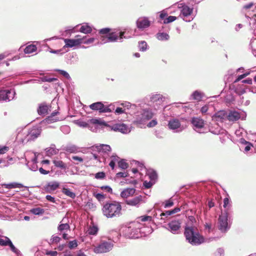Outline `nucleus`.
Returning <instances> with one entry per match:
<instances>
[{
	"label": "nucleus",
	"instance_id": "nucleus-1",
	"mask_svg": "<svg viewBox=\"0 0 256 256\" xmlns=\"http://www.w3.org/2000/svg\"><path fill=\"white\" fill-rule=\"evenodd\" d=\"M102 212L106 218H112L120 214L122 206L120 202L112 201L106 203L102 208Z\"/></svg>",
	"mask_w": 256,
	"mask_h": 256
},
{
	"label": "nucleus",
	"instance_id": "nucleus-2",
	"mask_svg": "<svg viewBox=\"0 0 256 256\" xmlns=\"http://www.w3.org/2000/svg\"><path fill=\"white\" fill-rule=\"evenodd\" d=\"M184 234L186 240L192 245H198L204 242V237L192 226H186Z\"/></svg>",
	"mask_w": 256,
	"mask_h": 256
},
{
	"label": "nucleus",
	"instance_id": "nucleus-3",
	"mask_svg": "<svg viewBox=\"0 0 256 256\" xmlns=\"http://www.w3.org/2000/svg\"><path fill=\"white\" fill-rule=\"evenodd\" d=\"M140 223L138 222H130L128 226L124 227L122 232L126 237L132 238L137 235L139 230Z\"/></svg>",
	"mask_w": 256,
	"mask_h": 256
},
{
	"label": "nucleus",
	"instance_id": "nucleus-4",
	"mask_svg": "<svg viewBox=\"0 0 256 256\" xmlns=\"http://www.w3.org/2000/svg\"><path fill=\"white\" fill-rule=\"evenodd\" d=\"M114 244L110 242L102 241L96 246H94L93 251L96 254L107 252L112 250Z\"/></svg>",
	"mask_w": 256,
	"mask_h": 256
},
{
	"label": "nucleus",
	"instance_id": "nucleus-5",
	"mask_svg": "<svg viewBox=\"0 0 256 256\" xmlns=\"http://www.w3.org/2000/svg\"><path fill=\"white\" fill-rule=\"evenodd\" d=\"M228 213L225 212L222 213L218 218V229L222 232H226L229 228L230 226L228 222Z\"/></svg>",
	"mask_w": 256,
	"mask_h": 256
},
{
	"label": "nucleus",
	"instance_id": "nucleus-6",
	"mask_svg": "<svg viewBox=\"0 0 256 256\" xmlns=\"http://www.w3.org/2000/svg\"><path fill=\"white\" fill-rule=\"evenodd\" d=\"M109 106H105L101 102H96L91 104L90 108L94 110H99L100 112H112V110Z\"/></svg>",
	"mask_w": 256,
	"mask_h": 256
},
{
	"label": "nucleus",
	"instance_id": "nucleus-7",
	"mask_svg": "<svg viewBox=\"0 0 256 256\" xmlns=\"http://www.w3.org/2000/svg\"><path fill=\"white\" fill-rule=\"evenodd\" d=\"M42 132L40 127L34 126L28 132L27 134L28 140H33L38 138Z\"/></svg>",
	"mask_w": 256,
	"mask_h": 256
},
{
	"label": "nucleus",
	"instance_id": "nucleus-8",
	"mask_svg": "<svg viewBox=\"0 0 256 256\" xmlns=\"http://www.w3.org/2000/svg\"><path fill=\"white\" fill-rule=\"evenodd\" d=\"M86 36H84L83 38H78L76 39H64V42L66 44L64 48H72L74 46L80 45L82 43V40L84 39Z\"/></svg>",
	"mask_w": 256,
	"mask_h": 256
},
{
	"label": "nucleus",
	"instance_id": "nucleus-9",
	"mask_svg": "<svg viewBox=\"0 0 256 256\" xmlns=\"http://www.w3.org/2000/svg\"><path fill=\"white\" fill-rule=\"evenodd\" d=\"M168 230L173 234H178L181 227V222L179 220H172L168 224Z\"/></svg>",
	"mask_w": 256,
	"mask_h": 256
},
{
	"label": "nucleus",
	"instance_id": "nucleus-10",
	"mask_svg": "<svg viewBox=\"0 0 256 256\" xmlns=\"http://www.w3.org/2000/svg\"><path fill=\"white\" fill-rule=\"evenodd\" d=\"M14 95L11 90H0V100H10L14 98Z\"/></svg>",
	"mask_w": 256,
	"mask_h": 256
},
{
	"label": "nucleus",
	"instance_id": "nucleus-11",
	"mask_svg": "<svg viewBox=\"0 0 256 256\" xmlns=\"http://www.w3.org/2000/svg\"><path fill=\"white\" fill-rule=\"evenodd\" d=\"M142 202V196H138L133 198L126 200V204L128 206L138 207Z\"/></svg>",
	"mask_w": 256,
	"mask_h": 256
},
{
	"label": "nucleus",
	"instance_id": "nucleus-12",
	"mask_svg": "<svg viewBox=\"0 0 256 256\" xmlns=\"http://www.w3.org/2000/svg\"><path fill=\"white\" fill-rule=\"evenodd\" d=\"M114 131L120 132L122 134H127L130 132L128 126L124 124H114L112 128Z\"/></svg>",
	"mask_w": 256,
	"mask_h": 256
},
{
	"label": "nucleus",
	"instance_id": "nucleus-13",
	"mask_svg": "<svg viewBox=\"0 0 256 256\" xmlns=\"http://www.w3.org/2000/svg\"><path fill=\"white\" fill-rule=\"evenodd\" d=\"M150 26V22L147 18H140L136 21V26L138 28L144 29Z\"/></svg>",
	"mask_w": 256,
	"mask_h": 256
},
{
	"label": "nucleus",
	"instance_id": "nucleus-14",
	"mask_svg": "<svg viewBox=\"0 0 256 256\" xmlns=\"http://www.w3.org/2000/svg\"><path fill=\"white\" fill-rule=\"evenodd\" d=\"M191 122L195 128H202L204 124V120L198 117L192 118Z\"/></svg>",
	"mask_w": 256,
	"mask_h": 256
},
{
	"label": "nucleus",
	"instance_id": "nucleus-15",
	"mask_svg": "<svg viewBox=\"0 0 256 256\" xmlns=\"http://www.w3.org/2000/svg\"><path fill=\"white\" fill-rule=\"evenodd\" d=\"M136 190L134 188H126L124 189L120 193L122 198H128L134 195Z\"/></svg>",
	"mask_w": 256,
	"mask_h": 256
},
{
	"label": "nucleus",
	"instance_id": "nucleus-16",
	"mask_svg": "<svg viewBox=\"0 0 256 256\" xmlns=\"http://www.w3.org/2000/svg\"><path fill=\"white\" fill-rule=\"evenodd\" d=\"M240 118V114L236 111H230L227 116V119L230 122L238 120Z\"/></svg>",
	"mask_w": 256,
	"mask_h": 256
},
{
	"label": "nucleus",
	"instance_id": "nucleus-17",
	"mask_svg": "<svg viewBox=\"0 0 256 256\" xmlns=\"http://www.w3.org/2000/svg\"><path fill=\"white\" fill-rule=\"evenodd\" d=\"M59 114L58 112H54L51 114L46 118V121L48 124L53 123L60 120V118L56 116Z\"/></svg>",
	"mask_w": 256,
	"mask_h": 256
},
{
	"label": "nucleus",
	"instance_id": "nucleus-18",
	"mask_svg": "<svg viewBox=\"0 0 256 256\" xmlns=\"http://www.w3.org/2000/svg\"><path fill=\"white\" fill-rule=\"evenodd\" d=\"M95 148L98 152L107 153L110 152L112 149L110 146L108 144H101L95 146Z\"/></svg>",
	"mask_w": 256,
	"mask_h": 256
},
{
	"label": "nucleus",
	"instance_id": "nucleus-19",
	"mask_svg": "<svg viewBox=\"0 0 256 256\" xmlns=\"http://www.w3.org/2000/svg\"><path fill=\"white\" fill-rule=\"evenodd\" d=\"M168 126L171 130H176L180 127V123L178 120L173 119L169 121Z\"/></svg>",
	"mask_w": 256,
	"mask_h": 256
},
{
	"label": "nucleus",
	"instance_id": "nucleus-20",
	"mask_svg": "<svg viewBox=\"0 0 256 256\" xmlns=\"http://www.w3.org/2000/svg\"><path fill=\"white\" fill-rule=\"evenodd\" d=\"M60 224L58 227V230L60 232H62L64 230H68L70 229V226L68 222L65 220V218H63L60 222Z\"/></svg>",
	"mask_w": 256,
	"mask_h": 256
},
{
	"label": "nucleus",
	"instance_id": "nucleus-21",
	"mask_svg": "<svg viewBox=\"0 0 256 256\" xmlns=\"http://www.w3.org/2000/svg\"><path fill=\"white\" fill-rule=\"evenodd\" d=\"M48 106L45 104H40L38 109V112L39 114H46L48 113Z\"/></svg>",
	"mask_w": 256,
	"mask_h": 256
},
{
	"label": "nucleus",
	"instance_id": "nucleus-22",
	"mask_svg": "<svg viewBox=\"0 0 256 256\" xmlns=\"http://www.w3.org/2000/svg\"><path fill=\"white\" fill-rule=\"evenodd\" d=\"M153 116V113L151 111L144 110L142 114V120L143 121L149 120L152 118Z\"/></svg>",
	"mask_w": 256,
	"mask_h": 256
},
{
	"label": "nucleus",
	"instance_id": "nucleus-23",
	"mask_svg": "<svg viewBox=\"0 0 256 256\" xmlns=\"http://www.w3.org/2000/svg\"><path fill=\"white\" fill-rule=\"evenodd\" d=\"M180 210V208L176 207L172 210H166V211H165L164 212H162L160 216H165L166 217H168L169 216L175 214L179 212Z\"/></svg>",
	"mask_w": 256,
	"mask_h": 256
},
{
	"label": "nucleus",
	"instance_id": "nucleus-24",
	"mask_svg": "<svg viewBox=\"0 0 256 256\" xmlns=\"http://www.w3.org/2000/svg\"><path fill=\"white\" fill-rule=\"evenodd\" d=\"M227 114L224 110H220L215 114V117L216 120H222L227 118Z\"/></svg>",
	"mask_w": 256,
	"mask_h": 256
},
{
	"label": "nucleus",
	"instance_id": "nucleus-25",
	"mask_svg": "<svg viewBox=\"0 0 256 256\" xmlns=\"http://www.w3.org/2000/svg\"><path fill=\"white\" fill-rule=\"evenodd\" d=\"M53 163L56 167L60 168L62 169L66 170L67 168L66 164L61 160H54Z\"/></svg>",
	"mask_w": 256,
	"mask_h": 256
},
{
	"label": "nucleus",
	"instance_id": "nucleus-26",
	"mask_svg": "<svg viewBox=\"0 0 256 256\" xmlns=\"http://www.w3.org/2000/svg\"><path fill=\"white\" fill-rule=\"evenodd\" d=\"M192 9H191L187 6H182V10H181V14L184 16H190L192 14Z\"/></svg>",
	"mask_w": 256,
	"mask_h": 256
},
{
	"label": "nucleus",
	"instance_id": "nucleus-27",
	"mask_svg": "<svg viewBox=\"0 0 256 256\" xmlns=\"http://www.w3.org/2000/svg\"><path fill=\"white\" fill-rule=\"evenodd\" d=\"M37 50L36 46L34 44H30L26 47L24 50L25 54H31L36 52Z\"/></svg>",
	"mask_w": 256,
	"mask_h": 256
},
{
	"label": "nucleus",
	"instance_id": "nucleus-28",
	"mask_svg": "<svg viewBox=\"0 0 256 256\" xmlns=\"http://www.w3.org/2000/svg\"><path fill=\"white\" fill-rule=\"evenodd\" d=\"M10 241L8 238L0 235V246H8Z\"/></svg>",
	"mask_w": 256,
	"mask_h": 256
},
{
	"label": "nucleus",
	"instance_id": "nucleus-29",
	"mask_svg": "<svg viewBox=\"0 0 256 256\" xmlns=\"http://www.w3.org/2000/svg\"><path fill=\"white\" fill-rule=\"evenodd\" d=\"M59 184L57 182H53L48 183L46 186L48 190H54L58 188Z\"/></svg>",
	"mask_w": 256,
	"mask_h": 256
},
{
	"label": "nucleus",
	"instance_id": "nucleus-30",
	"mask_svg": "<svg viewBox=\"0 0 256 256\" xmlns=\"http://www.w3.org/2000/svg\"><path fill=\"white\" fill-rule=\"evenodd\" d=\"M92 28L88 25L82 26L80 30V32L84 34H90L92 32Z\"/></svg>",
	"mask_w": 256,
	"mask_h": 256
},
{
	"label": "nucleus",
	"instance_id": "nucleus-31",
	"mask_svg": "<svg viewBox=\"0 0 256 256\" xmlns=\"http://www.w3.org/2000/svg\"><path fill=\"white\" fill-rule=\"evenodd\" d=\"M64 150L68 152L74 153L78 151V148L74 145H71L66 146Z\"/></svg>",
	"mask_w": 256,
	"mask_h": 256
},
{
	"label": "nucleus",
	"instance_id": "nucleus-32",
	"mask_svg": "<svg viewBox=\"0 0 256 256\" xmlns=\"http://www.w3.org/2000/svg\"><path fill=\"white\" fill-rule=\"evenodd\" d=\"M98 231V228L96 226H90L88 230V233L90 235L96 234Z\"/></svg>",
	"mask_w": 256,
	"mask_h": 256
},
{
	"label": "nucleus",
	"instance_id": "nucleus-33",
	"mask_svg": "<svg viewBox=\"0 0 256 256\" xmlns=\"http://www.w3.org/2000/svg\"><path fill=\"white\" fill-rule=\"evenodd\" d=\"M30 212L36 215L42 214L44 213V209L40 208H34L30 210Z\"/></svg>",
	"mask_w": 256,
	"mask_h": 256
},
{
	"label": "nucleus",
	"instance_id": "nucleus-34",
	"mask_svg": "<svg viewBox=\"0 0 256 256\" xmlns=\"http://www.w3.org/2000/svg\"><path fill=\"white\" fill-rule=\"evenodd\" d=\"M169 38V35L166 33L160 32L157 34V38L160 40H168Z\"/></svg>",
	"mask_w": 256,
	"mask_h": 256
},
{
	"label": "nucleus",
	"instance_id": "nucleus-35",
	"mask_svg": "<svg viewBox=\"0 0 256 256\" xmlns=\"http://www.w3.org/2000/svg\"><path fill=\"white\" fill-rule=\"evenodd\" d=\"M108 40L110 42H115L118 38V34L116 32H110L108 36Z\"/></svg>",
	"mask_w": 256,
	"mask_h": 256
},
{
	"label": "nucleus",
	"instance_id": "nucleus-36",
	"mask_svg": "<svg viewBox=\"0 0 256 256\" xmlns=\"http://www.w3.org/2000/svg\"><path fill=\"white\" fill-rule=\"evenodd\" d=\"M62 192L64 194L71 198H74L76 196L75 194L72 192L69 188H64Z\"/></svg>",
	"mask_w": 256,
	"mask_h": 256
},
{
	"label": "nucleus",
	"instance_id": "nucleus-37",
	"mask_svg": "<svg viewBox=\"0 0 256 256\" xmlns=\"http://www.w3.org/2000/svg\"><path fill=\"white\" fill-rule=\"evenodd\" d=\"M118 166L120 168L126 170L128 168V164L124 160H122L118 162Z\"/></svg>",
	"mask_w": 256,
	"mask_h": 256
},
{
	"label": "nucleus",
	"instance_id": "nucleus-38",
	"mask_svg": "<svg viewBox=\"0 0 256 256\" xmlns=\"http://www.w3.org/2000/svg\"><path fill=\"white\" fill-rule=\"evenodd\" d=\"M91 123L93 124H98L100 126H107V124L104 122L100 121L98 119L92 118L90 120Z\"/></svg>",
	"mask_w": 256,
	"mask_h": 256
},
{
	"label": "nucleus",
	"instance_id": "nucleus-39",
	"mask_svg": "<svg viewBox=\"0 0 256 256\" xmlns=\"http://www.w3.org/2000/svg\"><path fill=\"white\" fill-rule=\"evenodd\" d=\"M147 44L144 41H142L139 42V48L140 50L145 51L147 49Z\"/></svg>",
	"mask_w": 256,
	"mask_h": 256
},
{
	"label": "nucleus",
	"instance_id": "nucleus-40",
	"mask_svg": "<svg viewBox=\"0 0 256 256\" xmlns=\"http://www.w3.org/2000/svg\"><path fill=\"white\" fill-rule=\"evenodd\" d=\"M192 96L194 100H200L202 98L201 94L198 92L195 91L192 94Z\"/></svg>",
	"mask_w": 256,
	"mask_h": 256
},
{
	"label": "nucleus",
	"instance_id": "nucleus-41",
	"mask_svg": "<svg viewBox=\"0 0 256 256\" xmlns=\"http://www.w3.org/2000/svg\"><path fill=\"white\" fill-rule=\"evenodd\" d=\"M231 206V204L230 203V201L228 198H226L224 200V208H226L227 210H228Z\"/></svg>",
	"mask_w": 256,
	"mask_h": 256
},
{
	"label": "nucleus",
	"instance_id": "nucleus-42",
	"mask_svg": "<svg viewBox=\"0 0 256 256\" xmlns=\"http://www.w3.org/2000/svg\"><path fill=\"white\" fill-rule=\"evenodd\" d=\"M176 19V17L174 16H169L164 20V24H168L170 22L174 21Z\"/></svg>",
	"mask_w": 256,
	"mask_h": 256
},
{
	"label": "nucleus",
	"instance_id": "nucleus-43",
	"mask_svg": "<svg viewBox=\"0 0 256 256\" xmlns=\"http://www.w3.org/2000/svg\"><path fill=\"white\" fill-rule=\"evenodd\" d=\"M20 184L16 183H12L9 184H4L5 188H20Z\"/></svg>",
	"mask_w": 256,
	"mask_h": 256
},
{
	"label": "nucleus",
	"instance_id": "nucleus-44",
	"mask_svg": "<svg viewBox=\"0 0 256 256\" xmlns=\"http://www.w3.org/2000/svg\"><path fill=\"white\" fill-rule=\"evenodd\" d=\"M142 222L150 221L152 220V218L150 216H144L138 218Z\"/></svg>",
	"mask_w": 256,
	"mask_h": 256
},
{
	"label": "nucleus",
	"instance_id": "nucleus-45",
	"mask_svg": "<svg viewBox=\"0 0 256 256\" xmlns=\"http://www.w3.org/2000/svg\"><path fill=\"white\" fill-rule=\"evenodd\" d=\"M106 177V174L104 172H98L96 174L95 178L96 179H103Z\"/></svg>",
	"mask_w": 256,
	"mask_h": 256
},
{
	"label": "nucleus",
	"instance_id": "nucleus-46",
	"mask_svg": "<svg viewBox=\"0 0 256 256\" xmlns=\"http://www.w3.org/2000/svg\"><path fill=\"white\" fill-rule=\"evenodd\" d=\"M78 246L77 241L76 240H74L72 241L69 242L68 243V247L72 249L76 248Z\"/></svg>",
	"mask_w": 256,
	"mask_h": 256
},
{
	"label": "nucleus",
	"instance_id": "nucleus-47",
	"mask_svg": "<svg viewBox=\"0 0 256 256\" xmlns=\"http://www.w3.org/2000/svg\"><path fill=\"white\" fill-rule=\"evenodd\" d=\"M110 32V29L109 28H102L99 31V34L102 35L109 34Z\"/></svg>",
	"mask_w": 256,
	"mask_h": 256
},
{
	"label": "nucleus",
	"instance_id": "nucleus-48",
	"mask_svg": "<svg viewBox=\"0 0 256 256\" xmlns=\"http://www.w3.org/2000/svg\"><path fill=\"white\" fill-rule=\"evenodd\" d=\"M174 204V202L171 200H169L165 202L164 206L165 208H170Z\"/></svg>",
	"mask_w": 256,
	"mask_h": 256
},
{
	"label": "nucleus",
	"instance_id": "nucleus-49",
	"mask_svg": "<svg viewBox=\"0 0 256 256\" xmlns=\"http://www.w3.org/2000/svg\"><path fill=\"white\" fill-rule=\"evenodd\" d=\"M157 122L156 120H152V121H150L148 124H147V126L148 127V128H152V127H154V126H156V124H157Z\"/></svg>",
	"mask_w": 256,
	"mask_h": 256
},
{
	"label": "nucleus",
	"instance_id": "nucleus-50",
	"mask_svg": "<svg viewBox=\"0 0 256 256\" xmlns=\"http://www.w3.org/2000/svg\"><path fill=\"white\" fill-rule=\"evenodd\" d=\"M72 159L74 160H76L79 162H82L84 160L82 158L78 156H74L72 157Z\"/></svg>",
	"mask_w": 256,
	"mask_h": 256
},
{
	"label": "nucleus",
	"instance_id": "nucleus-51",
	"mask_svg": "<svg viewBox=\"0 0 256 256\" xmlns=\"http://www.w3.org/2000/svg\"><path fill=\"white\" fill-rule=\"evenodd\" d=\"M58 80L57 78H46V77H45L43 79V81L44 82H55V81H56Z\"/></svg>",
	"mask_w": 256,
	"mask_h": 256
},
{
	"label": "nucleus",
	"instance_id": "nucleus-52",
	"mask_svg": "<svg viewBox=\"0 0 256 256\" xmlns=\"http://www.w3.org/2000/svg\"><path fill=\"white\" fill-rule=\"evenodd\" d=\"M113 158V160L110 161V162L109 164V166L112 168V169H114L115 166V160L116 159V156H112Z\"/></svg>",
	"mask_w": 256,
	"mask_h": 256
},
{
	"label": "nucleus",
	"instance_id": "nucleus-53",
	"mask_svg": "<svg viewBox=\"0 0 256 256\" xmlns=\"http://www.w3.org/2000/svg\"><path fill=\"white\" fill-rule=\"evenodd\" d=\"M46 254L50 256H56L58 252L56 251H46Z\"/></svg>",
	"mask_w": 256,
	"mask_h": 256
},
{
	"label": "nucleus",
	"instance_id": "nucleus-54",
	"mask_svg": "<svg viewBox=\"0 0 256 256\" xmlns=\"http://www.w3.org/2000/svg\"><path fill=\"white\" fill-rule=\"evenodd\" d=\"M51 240H52V243H58L60 242V238L58 236H54L51 239Z\"/></svg>",
	"mask_w": 256,
	"mask_h": 256
},
{
	"label": "nucleus",
	"instance_id": "nucleus-55",
	"mask_svg": "<svg viewBox=\"0 0 256 256\" xmlns=\"http://www.w3.org/2000/svg\"><path fill=\"white\" fill-rule=\"evenodd\" d=\"M8 246H9L10 248V250L14 252H16V251H17V249L14 246V245L12 244V242L10 241Z\"/></svg>",
	"mask_w": 256,
	"mask_h": 256
},
{
	"label": "nucleus",
	"instance_id": "nucleus-56",
	"mask_svg": "<svg viewBox=\"0 0 256 256\" xmlns=\"http://www.w3.org/2000/svg\"><path fill=\"white\" fill-rule=\"evenodd\" d=\"M84 39L82 40V43H84V44H89L92 43L94 40V38H88V40H86L85 41H84Z\"/></svg>",
	"mask_w": 256,
	"mask_h": 256
},
{
	"label": "nucleus",
	"instance_id": "nucleus-57",
	"mask_svg": "<svg viewBox=\"0 0 256 256\" xmlns=\"http://www.w3.org/2000/svg\"><path fill=\"white\" fill-rule=\"evenodd\" d=\"M143 184L144 186L146 188H150L152 186V184L150 182H148L146 181H145L144 182Z\"/></svg>",
	"mask_w": 256,
	"mask_h": 256
},
{
	"label": "nucleus",
	"instance_id": "nucleus-58",
	"mask_svg": "<svg viewBox=\"0 0 256 256\" xmlns=\"http://www.w3.org/2000/svg\"><path fill=\"white\" fill-rule=\"evenodd\" d=\"M254 5V4L253 2H250L247 4H246L244 6L243 8L244 10H248L250 9L251 8H252Z\"/></svg>",
	"mask_w": 256,
	"mask_h": 256
},
{
	"label": "nucleus",
	"instance_id": "nucleus-59",
	"mask_svg": "<svg viewBox=\"0 0 256 256\" xmlns=\"http://www.w3.org/2000/svg\"><path fill=\"white\" fill-rule=\"evenodd\" d=\"M117 177L120 178H126L128 176V173L127 172H120L116 174Z\"/></svg>",
	"mask_w": 256,
	"mask_h": 256
},
{
	"label": "nucleus",
	"instance_id": "nucleus-60",
	"mask_svg": "<svg viewBox=\"0 0 256 256\" xmlns=\"http://www.w3.org/2000/svg\"><path fill=\"white\" fill-rule=\"evenodd\" d=\"M96 198L98 200H101L104 198V196L102 194H96Z\"/></svg>",
	"mask_w": 256,
	"mask_h": 256
},
{
	"label": "nucleus",
	"instance_id": "nucleus-61",
	"mask_svg": "<svg viewBox=\"0 0 256 256\" xmlns=\"http://www.w3.org/2000/svg\"><path fill=\"white\" fill-rule=\"evenodd\" d=\"M46 198L49 202H55V198L50 195H47Z\"/></svg>",
	"mask_w": 256,
	"mask_h": 256
},
{
	"label": "nucleus",
	"instance_id": "nucleus-62",
	"mask_svg": "<svg viewBox=\"0 0 256 256\" xmlns=\"http://www.w3.org/2000/svg\"><path fill=\"white\" fill-rule=\"evenodd\" d=\"M58 71L60 72V74H61L64 76V77H66V78H68V77H70L68 74L67 72H66V71H64L62 70H58Z\"/></svg>",
	"mask_w": 256,
	"mask_h": 256
},
{
	"label": "nucleus",
	"instance_id": "nucleus-63",
	"mask_svg": "<svg viewBox=\"0 0 256 256\" xmlns=\"http://www.w3.org/2000/svg\"><path fill=\"white\" fill-rule=\"evenodd\" d=\"M149 176H150V178L151 180H154L157 178V174L156 173V172H154L150 173Z\"/></svg>",
	"mask_w": 256,
	"mask_h": 256
},
{
	"label": "nucleus",
	"instance_id": "nucleus-64",
	"mask_svg": "<svg viewBox=\"0 0 256 256\" xmlns=\"http://www.w3.org/2000/svg\"><path fill=\"white\" fill-rule=\"evenodd\" d=\"M115 112L118 114H121L124 112V110L122 108H117L115 110Z\"/></svg>",
	"mask_w": 256,
	"mask_h": 256
}]
</instances>
